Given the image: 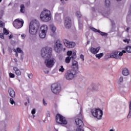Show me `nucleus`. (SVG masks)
Wrapping results in <instances>:
<instances>
[{
    "mask_svg": "<svg viewBox=\"0 0 131 131\" xmlns=\"http://www.w3.org/2000/svg\"><path fill=\"white\" fill-rule=\"evenodd\" d=\"M33 76V75H32V74H29L28 75V76L29 77V78H30V79H32V76Z\"/></svg>",
    "mask_w": 131,
    "mask_h": 131,
    "instance_id": "c03bdc74",
    "label": "nucleus"
},
{
    "mask_svg": "<svg viewBox=\"0 0 131 131\" xmlns=\"http://www.w3.org/2000/svg\"><path fill=\"white\" fill-rule=\"evenodd\" d=\"M41 56L44 59H49L52 57V48L44 47L41 50Z\"/></svg>",
    "mask_w": 131,
    "mask_h": 131,
    "instance_id": "7ed1b4c3",
    "label": "nucleus"
},
{
    "mask_svg": "<svg viewBox=\"0 0 131 131\" xmlns=\"http://www.w3.org/2000/svg\"><path fill=\"white\" fill-rule=\"evenodd\" d=\"M40 18L43 22H49L52 19V14L51 11L48 9H45L41 12Z\"/></svg>",
    "mask_w": 131,
    "mask_h": 131,
    "instance_id": "f03ea898",
    "label": "nucleus"
},
{
    "mask_svg": "<svg viewBox=\"0 0 131 131\" xmlns=\"http://www.w3.org/2000/svg\"><path fill=\"white\" fill-rule=\"evenodd\" d=\"M105 6L107 8H108L110 6V0H105Z\"/></svg>",
    "mask_w": 131,
    "mask_h": 131,
    "instance_id": "7c9ffc66",
    "label": "nucleus"
},
{
    "mask_svg": "<svg viewBox=\"0 0 131 131\" xmlns=\"http://www.w3.org/2000/svg\"><path fill=\"white\" fill-rule=\"evenodd\" d=\"M82 21L79 20V29H82Z\"/></svg>",
    "mask_w": 131,
    "mask_h": 131,
    "instance_id": "72a5a7b5",
    "label": "nucleus"
},
{
    "mask_svg": "<svg viewBox=\"0 0 131 131\" xmlns=\"http://www.w3.org/2000/svg\"><path fill=\"white\" fill-rule=\"evenodd\" d=\"M47 115L48 117H50L51 113H50L49 111H47Z\"/></svg>",
    "mask_w": 131,
    "mask_h": 131,
    "instance_id": "49530a36",
    "label": "nucleus"
},
{
    "mask_svg": "<svg viewBox=\"0 0 131 131\" xmlns=\"http://www.w3.org/2000/svg\"><path fill=\"white\" fill-rule=\"evenodd\" d=\"M31 113H32V114L33 115H34V114H35V113H36V110H35V108H33V109L32 110Z\"/></svg>",
    "mask_w": 131,
    "mask_h": 131,
    "instance_id": "79ce46f5",
    "label": "nucleus"
},
{
    "mask_svg": "<svg viewBox=\"0 0 131 131\" xmlns=\"http://www.w3.org/2000/svg\"><path fill=\"white\" fill-rule=\"evenodd\" d=\"M70 61H71V57L70 56L67 57L65 60L66 63H67L68 64L70 63Z\"/></svg>",
    "mask_w": 131,
    "mask_h": 131,
    "instance_id": "c85d7f7f",
    "label": "nucleus"
},
{
    "mask_svg": "<svg viewBox=\"0 0 131 131\" xmlns=\"http://www.w3.org/2000/svg\"><path fill=\"white\" fill-rule=\"evenodd\" d=\"M13 70L15 71L16 75H20L21 74V71L17 67H13Z\"/></svg>",
    "mask_w": 131,
    "mask_h": 131,
    "instance_id": "b1692460",
    "label": "nucleus"
},
{
    "mask_svg": "<svg viewBox=\"0 0 131 131\" xmlns=\"http://www.w3.org/2000/svg\"><path fill=\"white\" fill-rule=\"evenodd\" d=\"M110 131H114V129H110Z\"/></svg>",
    "mask_w": 131,
    "mask_h": 131,
    "instance_id": "69168bd1",
    "label": "nucleus"
},
{
    "mask_svg": "<svg viewBox=\"0 0 131 131\" xmlns=\"http://www.w3.org/2000/svg\"><path fill=\"white\" fill-rule=\"evenodd\" d=\"M73 69L77 72L78 71V62L75 60L73 61Z\"/></svg>",
    "mask_w": 131,
    "mask_h": 131,
    "instance_id": "a211bd4d",
    "label": "nucleus"
},
{
    "mask_svg": "<svg viewBox=\"0 0 131 131\" xmlns=\"http://www.w3.org/2000/svg\"><path fill=\"white\" fill-rule=\"evenodd\" d=\"M55 45L54 50L55 52H56V53H60V52H61L63 49V45H62L61 41L60 40H57Z\"/></svg>",
    "mask_w": 131,
    "mask_h": 131,
    "instance_id": "1a4fd4ad",
    "label": "nucleus"
},
{
    "mask_svg": "<svg viewBox=\"0 0 131 131\" xmlns=\"http://www.w3.org/2000/svg\"><path fill=\"white\" fill-rule=\"evenodd\" d=\"M47 34V32H43L41 31V32L39 34V36L40 38H45Z\"/></svg>",
    "mask_w": 131,
    "mask_h": 131,
    "instance_id": "5701e85b",
    "label": "nucleus"
},
{
    "mask_svg": "<svg viewBox=\"0 0 131 131\" xmlns=\"http://www.w3.org/2000/svg\"><path fill=\"white\" fill-rule=\"evenodd\" d=\"M15 52H16L15 53L16 57H18V53L16 52V50H15Z\"/></svg>",
    "mask_w": 131,
    "mask_h": 131,
    "instance_id": "bf43d9fd",
    "label": "nucleus"
},
{
    "mask_svg": "<svg viewBox=\"0 0 131 131\" xmlns=\"http://www.w3.org/2000/svg\"><path fill=\"white\" fill-rule=\"evenodd\" d=\"M3 33L5 34V35H8V34H9V31H8L7 29L4 28L3 29Z\"/></svg>",
    "mask_w": 131,
    "mask_h": 131,
    "instance_id": "473e14b6",
    "label": "nucleus"
},
{
    "mask_svg": "<svg viewBox=\"0 0 131 131\" xmlns=\"http://www.w3.org/2000/svg\"><path fill=\"white\" fill-rule=\"evenodd\" d=\"M8 92L9 95L11 97V98H15L16 97V94L15 93V91L12 88H10L8 90Z\"/></svg>",
    "mask_w": 131,
    "mask_h": 131,
    "instance_id": "f3484780",
    "label": "nucleus"
},
{
    "mask_svg": "<svg viewBox=\"0 0 131 131\" xmlns=\"http://www.w3.org/2000/svg\"><path fill=\"white\" fill-rule=\"evenodd\" d=\"M24 104H25V106H27V102H25Z\"/></svg>",
    "mask_w": 131,
    "mask_h": 131,
    "instance_id": "e2e57ef3",
    "label": "nucleus"
},
{
    "mask_svg": "<svg viewBox=\"0 0 131 131\" xmlns=\"http://www.w3.org/2000/svg\"><path fill=\"white\" fill-rule=\"evenodd\" d=\"M129 113L127 116V119H129L131 118V101L129 102Z\"/></svg>",
    "mask_w": 131,
    "mask_h": 131,
    "instance_id": "393cba45",
    "label": "nucleus"
},
{
    "mask_svg": "<svg viewBox=\"0 0 131 131\" xmlns=\"http://www.w3.org/2000/svg\"><path fill=\"white\" fill-rule=\"evenodd\" d=\"M41 31H43L44 32H47V31H48V26L46 25H43L41 28Z\"/></svg>",
    "mask_w": 131,
    "mask_h": 131,
    "instance_id": "4be33fe9",
    "label": "nucleus"
},
{
    "mask_svg": "<svg viewBox=\"0 0 131 131\" xmlns=\"http://www.w3.org/2000/svg\"><path fill=\"white\" fill-rule=\"evenodd\" d=\"M103 56H104V53H101L96 54L95 57L97 58V59H100V58H102Z\"/></svg>",
    "mask_w": 131,
    "mask_h": 131,
    "instance_id": "a878e982",
    "label": "nucleus"
},
{
    "mask_svg": "<svg viewBox=\"0 0 131 131\" xmlns=\"http://www.w3.org/2000/svg\"><path fill=\"white\" fill-rule=\"evenodd\" d=\"M122 73L124 76H127L129 74L128 70L126 68H124L122 69Z\"/></svg>",
    "mask_w": 131,
    "mask_h": 131,
    "instance_id": "6ab92c4d",
    "label": "nucleus"
},
{
    "mask_svg": "<svg viewBox=\"0 0 131 131\" xmlns=\"http://www.w3.org/2000/svg\"><path fill=\"white\" fill-rule=\"evenodd\" d=\"M3 53L4 55H5V49H3Z\"/></svg>",
    "mask_w": 131,
    "mask_h": 131,
    "instance_id": "052dcab7",
    "label": "nucleus"
},
{
    "mask_svg": "<svg viewBox=\"0 0 131 131\" xmlns=\"http://www.w3.org/2000/svg\"><path fill=\"white\" fill-rule=\"evenodd\" d=\"M45 73H49V71H47V72H45Z\"/></svg>",
    "mask_w": 131,
    "mask_h": 131,
    "instance_id": "774afa93",
    "label": "nucleus"
},
{
    "mask_svg": "<svg viewBox=\"0 0 131 131\" xmlns=\"http://www.w3.org/2000/svg\"><path fill=\"white\" fill-rule=\"evenodd\" d=\"M50 30L52 31V33H53V34H55V32H56V27H55L54 26V25H50Z\"/></svg>",
    "mask_w": 131,
    "mask_h": 131,
    "instance_id": "412c9836",
    "label": "nucleus"
},
{
    "mask_svg": "<svg viewBox=\"0 0 131 131\" xmlns=\"http://www.w3.org/2000/svg\"><path fill=\"white\" fill-rule=\"evenodd\" d=\"M87 45H90V41H88Z\"/></svg>",
    "mask_w": 131,
    "mask_h": 131,
    "instance_id": "0e129e2a",
    "label": "nucleus"
},
{
    "mask_svg": "<svg viewBox=\"0 0 131 131\" xmlns=\"http://www.w3.org/2000/svg\"><path fill=\"white\" fill-rule=\"evenodd\" d=\"M119 82L120 83L123 82V77L121 76L119 79Z\"/></svg>",
    "mask_w": 131,
    "mask_h": 131,
    "instance_id": "4c0bfd02",
    "label": "nucleus"
},
{
    "mask_svg": "<svg viewBox=\"0 0 131 131\" xmlns=\"http://www.w3.org/2000/svg\"><path fill=\"white\" fill-rule=\"evenodd\" d=\"M55 63H56V59L54 58H46L45 61V65L48 68H52L54 65H55Z\"/></svg>",
    "mask_w": 131,
    "mask_h": 131,
    "instance_id": "0eeeda50",
    "label": "nucleus"
},
{
    "mask_svg": "<svg viewBox=\"0 0 131 131\" xmlns=\"http://www.w3.org/2000/svg\"><path fill=\"white\" fill-rule=\"evenodd\" d=\"M51 90L55 95H59L61 92V85L60 84L54 83L51 85Z\"/></svg>",
    "mask_w": 131,
    "mask_h": 131,
    "instance_id": "423d86ee",
    "label": "nucleus"
},
{
    "mask_svg": "<svg viewBox=\"0 0 131 131\" xmlns=\"http://www.w3.org/2000/svg\"><path fill=\"white\" fill-rule=\"evenodd\" d=\"M90 29H91L92 31H94V32H98V33L100 34L101 36H107V35H108V33L103 32L94 27H90Z\"/></svg>",
    "mask_w": 131,
    "mask_h": 131,
    "instance_id": "ddd939ff",
    "label": "nucleus"
},
{
    "mask_svg": "<svg viewBox=\"0 0 131 131\" xmlns=\"http://www.w3.org/2000/svg\"><path fill=\"white\" fill-rule=\"evenodd\" d=\"M101 49L100 47H97L96 48H91L90 49V52L92 53V54H93L94 55H96V54H97V53H99V51Z\"/></svg>",
    "mask_w": 131,
    "mask_h": 131,
    "instance_id": "2eb2a0df",
    "label": "nucleus"
},
{
    "mask_svg": "<svg viewBox=\"0 0 131 131\" xmlns=\"http://www.w3.org/2000/svg\"><path fill=\"white\" fill-rule=\"evenodd\" d=\"M129 29H130L129 27L127 28L126 30V32H128V30H129Z\"/></svg>",
    "mask_w": 131,
    "mask_h": 131,
    "instance_id": "6e6d98bb",
    "label": "nucleus"
},
{
    "mask_svg": "<svg viewBox=\"0 0 131 131\" xmlns=\"http://www.w3.org/2000/svg\"><path fill=\"white\" fill-rule=\"evenodd\" d=\"M91 113L92 115L97 118V119H101L102 116H103V111L100 109L94 108L91 110Z\"/></svg>",
    "mask_w": 131,
    "mask_h": 131,
    "instance_id": "39448f33",
    "label": "nucleus"
},
{
    "mask_svg": "<svg viewBox=\"0 0 131 131\" xmlns=\"http://www.w3.org/2000/svg\"><path fill=\"white\" fill-rule=\"evenodd\" d=\"M57 17H58V14L56 13V14H55V18H57Z\"/></svg>",
    "mask_w": 131,
    "mask_h": 131,
    "instance_id": "680f3d73",
    "label": "nucleus"
},
{
    "mask_svg": "<svg viewBox=\"0 0 131 131\" xmlns=\"http://www.w3.org/2000/svg\"><path fill=\"white\" fill-rule=\"evenodd\" d=\"M39 27V22L34 20L30 23L29 32L31 35H35L37 33V29Z\"/></svg>",
    "mask_w": 131,
    "mask_h": 131,
    "instance_id": "f257e3e1",
    "label": "nucleus"
},
{
    "mask_svg": "<svg viewBox=\"0 0 131 131\" xmlns=\"http://www.w3.org/2000/svg\"><path fill=\"white\" fill-rule=\"evenodd\" d=\"M56 121L58 124H67V121L65 118L60 114L57 115Z\"/></svg>",
    "mask_w": 131,
    "mask_h": 131,
    "instance_id": "6e6552de",
    "label": "nucleus"
},
{
    "mask_svg": "<svg viewBox=\"0 0 131 131\" xmlns=\"http://www.w3.org/2000/svg\"><path fill=\"white\" fill-rule=\"evenodd\" d=\"M14 60L15 62H18V59H17V58H14Z\"/></svg>",
    "mask_w": 131,
    "mask_h": 131,
    "instance_id": "13d9d810",
    "label": "nucleus"
},
{
    "mask_svg": "<svg viewBox=\"0 0 131 131\" xmlns=\"http://www.w3.org/2000/svg\"><path fill=\"white\" fill-rule=\"evenodd\" d=\"M17 53H20L21 54H23V51L20 48H17Z\"/></svg>",
    "mask_w": 131,
    "mask_h": 131,
    "instance_id": "e433bc0d",
    "label": "nucleus"
},
{
    "mask_svg": "<svg viewBox=\"0 0 131 131\" xmlns=\"http://www.w3.org/2000/svg\"><path fill=\"white\" fill-rule=\"evenodd\" d=\"M0 38H2V39H5V37L4 36V34H1Z\"/></svg>",
    "mask_w": 131,
    "mask_h": 131,
    "instance_id": "a18cd8bd",
    "label": "nucleus"
},
{
    "mask_svg": "<svg viewBox=\"0 0 131 131\" xmlns=\"http://www.w3.org/2000/svg\"><path fill=\"white\" fill-rule=\"evenodd\" d=\"M9 76L11 77V78H14V77H15V75L12 73H10Z\"/></svg>",
    "mask_w": 131,
    "mask_h": 131,
    "instance_id": "ea45409f",
    "label": "nucleus"
},
{
    "mask_svg": "<svg viewBox=\"0 0 131 131\" xmlns=\"http://www.w3.org/2000/svg\"><path fill=\"white\" fill-rule=\"evenodd\" d=\"M76 16H77L78 18H81V13L79 11L76 12Z\"/></svg>",
    "mask_w": 131,
    "mask_h": 131,
    "instance_id": "2f4dec72",
    "label": "nucleus"
},
{
    "mask_svg": "<svg viewBox=\"0 0 131 131\" xmlns=\"http://www.w3.org/2000/svg\"><path fill=\"white\" fill-rule=\"evenodd\" d=\"M122 53L123 54H125V53H126V51H125V50H122Z\"/></svg>",
    "mask_w": 131,
    "mask_h": 131,
    "instance_id": "4d7b16f0",
    "label": "nucleus"
},
{
    "mask_svg": "<svg viewBox=\"0 0 131 131\" xmlns=\"http://www.w3.org/2000/svg\"><path fill=\"white\" fill-rule=\"evenodd\" d=\"M123 55V53H122V52H120L119 54L118 53V56L119 57H121V56Z\"/></svg>",
    "mask_w": 131,
    "mask_h": 131,
    "instance_id": "de8ad7c7",
    "label": "nucleus"
},
{
    "mask_svg": "<svg viewBox=\"0 0 131 131\" xmlns=\"http://www.w3.org/2000/svg\"><path fill=\"white\" fill-rule=\"evenodd\" d=\"M75 122L78 125V127L79 128H82V127L83 126V122L79 119H76L75 120Z\"/></svg>",
    "mask_w": 131,
    "mask_h": 131,
    "instance_id": "dca6fc26",
    "label": "nucleus"
},
{
    "mask_svg": "<svg viewBox=\"0 0 131 131\" xmlns=\"http://www.w3.org/2000/svg\"><path fill=\"white\" fill-rule=\"evenodd\" d=\"M21 37H24L23 38H25V36H26V35L25 34H23L21 35Z\"/></svg>",
    "mask_w": 131,
    "mask_h": 131,
    "instance_id": "603ef678",
    "label": "nucleus"
},
{
    "mask_svg": "<svg viewBox=\"0 0 131 131\" xmlns=\"http://www.w3.org/2000/svg\"><path fill=\"white\" fill-rule=\"evenodd\" d=\"M20 12L21 13L25 12V6H24V5H21L20 6Z\"/></svg>",
    "mask_w": 131,
    "mask_h": 131,
    "instance_id": "cd10ccee",
    "label": "nucleus"
},
{
    "mask_svg": "<svg viewBox=\"0 0 131 131\" xmlns=\"http://www.w3.org/2000/svg\"><path fill=\"white\" fill-rule=\"evenodd\" d=\"M67 55L68 56H71V55H72V51H69L67 52Z\"/></svg>",
    "mask_w": 131,
    "mask_h": 131,
    "instance_id": "a19ab883",
    "label": "nucleus"
},
{
    "mask_svg": "<svg viewBox=\"0 0 131 131\" xmlns=\"http://www.w3.org/2000/svg\"><path fill=\"white\" fill-rule=\"evenodd\" d=\"M119 52H114L111 53L110 54V57L108 58H113L114 59H116L117 60H119L121 58V57L118 56Z\"/></svg>",
    "mask_w": 131,
    "mask_h": 131,
    "instance_id": "4468645a",
    "label": "nucleus"
},
{
    "mask_svg": "<svg viewBox=\"0 0 131 131\" xmlns=\"http://www.w3.org/2000/svg\"><path fill=\"white\" fill-rule=\"evenodd\" d=\"M80 59H82V61H84V56H83V55L81 54L80 55Z\"/></svg>",
    "mask_w": 131,
    "mask_h": 131,
    "instance_id": "37998d69",
    "label": "nucleus"
},
{
    "mask_svg": "<svg viewBox=\"0 0 131 131\" xmlns=\"http://www.w3.org/2000/svg\"><path fill=\"white\" fill-rule=\"evenodd\" d=\"M76 74H77V72L74 69L68 70L66 72L64 77L67 80H72Z\"/></svg>",
    "mask_w": 131,
    "mask_h": 131,
    "instance_id": "20e7f679",
    "label": "nucleus"
},
{
    "mask_svg": "<svg viewBox=\"0 0 131 131\" xmlns=\"http://www.w3.org/2000/svg\"><path fill=\"white\" fill-rule=\"evenodd\" d=\"M60 2H61L62 5H64V4H65V2L64 1V0H60Z\"/></svg>",
    "mask_w": 131,
    "mask_h": 131,
    "instance_id": "864d4df0",
    "label": "nucleus"
},
{
    "mask_svg": "<svg viewBox=\"0 0 131 131\" xmlns=\"http://www.w3.org/2000/svg\"><path fill=\"white\" fill-rule=\"evenodd\" d=\"M23 24H24V21L20 20L19 19H15L13 22V26H14L15 28L16 29L21 28V27L23 26Z\"/></svg>",
    "mask_w": 131,
    "mask_h": 131,
    "instance_id": "9d476101",
    "label": "nucleus"
},
{
    "mask_svg": "<svg viewBox=\"0 0 131 131\" xmlns=\"http://www.w3.org/2000/svg\"><path fill=\"white\" fill-rule=\"evenodd\" d=\"M13 98H10L9 100V102L11 105H14V106L16 105V103L15 102V101L14 100Z\"/></svg>",
    "mask_w": 131,
    "mask_h": 131,
    "instance_id": "bb28decb",
    "label": "nucleus"
},
{
    "mask_svg": "<svg viewBox=\"0 0 131 131\" xmlns=\"http://www.w3.org/2000/svg\"><path fill=\"white\" fill-rule=\"evenodd\" d=\"M72 56L71 58H72V59H76V53L74 52L72 54Z\"/></svg>",
    "mask_w": 131,
    "mask_h": 131,
    "instance_id": "f704fd0d",
    "label": "nucleus"
},
{
    "mask_svg": "<svg viewBox=\"0 0 131 131\" xmlns=\"http://www.w3.org/2000/svg\"><path fill=\"white\" fill-rule=\"evenodd\" d=\"M43 104L44 106H47V105L48 104L47 103V102H46V101H45V99H43Z\"/></svg>",
    "mask_w": 131,
    "mask_h": 131,
    "instance_id": "09e8293b",
    "label": "nucleus"
},
{
    "mask_svg": "<svg viewBox=\"0 0 131 131\" xmlns=\"http://www.w3.org/2000/svg\"><path fill=\"white\" fill-rule=\"evenodd\" d=\"M71 18L69 17H67L64 20V26L66 28H71L72 25Z\"/></svg>",
    "mask_w": 131,
    "mask_h": 131,
    "instance_id": "f8f14e48",
    "label": "nucleus"
},
{
    "mask_svg": "<svg viewBox=\"0 0 131 131\" xmlns=\"http://www.w3.org/2000/svg\"><path fill=\"white\" fill-rule=\"evenodd\" d=\"M0 27L2 28L5 27V23H3L2 21H0Z\"/></svg>",
    "mask_w": 131,
    "mask_h": 131,
    "instance_id": "58836bf2",
    "label": "nucleus"
},
{
    "mask_svg": "<svg viewBox=\"0 0 131 131\" xmlns=\"http://www.w3.org/2000/svg\"><path fill=\"white\" fill-rule=\"evenodd\" d=\"M131 5H130V9H129V11L128 12V14L127 16V17H126V21L127 22V23H128V22H129L131 20Z\"/></svg>",
    "mask_w": 131,
    "mask_h": 131,
    "instance_id": "aec40b11",
    "label": "nucleus"
},
{
    "mask_svg": "<svg viewBox=\"0 0 131 131\" xmlns=\"http://www.w3.org/2000/svg\"><path fill=\"white\" fill-rule=\"evenodd\" d=\"M124 41L125 42H127V43H129V40L127 39H126L125 40H124Z\"/></svg>",
    "mask_w": 131,
    "mask_h": 131,
    "instance_id": "3c124183",
    "label": "nucleus"
},
{
    "mask_svg": "<svg viewBox=\"0 0 131 131\" xmlns=\"http://www.w3.org/2000/svg\"><path fill=\"white\" fill-rule=\"evenodd\" d=\"M9 37V39H11V38H13V35H10Z\"/></svg>",
    "mask_w": 131,
    "mask_h": 131,
    "instance_id": "5fc2aeb1",
    "label": "nucleus"
},
{
    "mask_svg": "<svg viewBox=\"0 0 131 131\" xmlns=\"http://www.w3.org/2000/svg\"><path fill=\"white\" fill-rule=\"evenodd\" d=\"M112 25H114V21H112Z\"/></svg>",
    "mask_w": 131,
    "mask_h": 131,
    "instance_id": "338daca9",
    "label": "nucleus"
},
{
    "mask_svg": "<svg viewBox=\"0 0 131 131\" xmlns=\"http://www.w3.org/2000/svg\"><path fill=\"white\" fill-rule=\"evenodd\" d=\"M63 41L65 46L69 49H73L76 45L74 41H69L67 39H63Z\"/></svg>",
    "mask_w": 131,
    "mask_h": 131,
    "instance_id": "9b49d317",
    "label": "nucleus"
},
{
    "mask_svg": "<svg viewBox=\"0 0 131 131\" xmlns=\"http://www.w3.org/2000/svg\"><path fill=\"white\" fill-rule=\"evenodd\" d=\"M76 131H84L83 129H81V128H77Z\"/></svg>",
    "mask_w": 131,
    "mask_h": 131,
    "instance_id": "8fccbe9b",
    "label": "nucleus"
},
{
    "mask_svg": "<svg viewBox=\"0 0 131 131\" xmlns=\"http://www.w3.org/2000/svg\"><path fill=\"white\" fill-rule=\"evenodd\" d=\"M125 50H126V52H127V53H129L130 54H131V46H127Z\"/></svg>",
    "mask_w": 131,
    "mask_h": 131,
    "instance_id": "c756f323",
    "label": "nucleus"
},
{
    "mask_svg": "<svg viewBox=\"0 0 131 131\" xmlns=\"http://www.w3.org/2000/svg\"><path fill=\"white\" fill-rule=\"evenodd\" d=\"M65 69H64V68L63 67V66H60V68L59 69V71L60 72H63V71H64Z\"/></svg>",
    "mask_w": 131,
    "mask_h": 131,
    "instance_id": "c9c22d12",
    "label": "nucleus"
}]
</instances>
